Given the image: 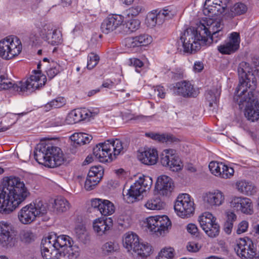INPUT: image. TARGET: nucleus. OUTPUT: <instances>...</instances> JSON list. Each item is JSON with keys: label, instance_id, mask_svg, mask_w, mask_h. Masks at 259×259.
<instances>
[{"label": "nucleus", "instance_id": "obj_1", "mask_svg": "<svg viewBox=\"0 0 259 259\" xmlns=\"http://www.w3.org/2000/svg\"><path fill=\"white\" fill-rule=\"evenodd\" d=\"M239 83L233 97L240 108L245 106L244 114L247 119L255 121L259 119V101H256L254 88L256 84L253 69L249 63L242 62L238 68Z\"/></svg>", "mask_w": 259, "mask_h": 259}, {"label": "nucleus", "instance_id": "obj_2", "mask_svg": "<svg viewBox=\"0 0 259 259\" xmlns=\"http://www.w3.org/2000/svg\"><path fill=\"white\" fill-rule=\"evenodd\" d=\"M231 0H205L203 10L207 16L201 19L197 25L205 38L208 39L209 45L212 42H218L225 35L224 24L219 18L225 12Z\"/></svg>", "mask_w": 259, "mask_h": 259}, {"label": "nucleus", "instance_id": "obj_3", "mask_svg": "<svg viewBox=\"0 0 259 259\" xmlns=\"http://www.w3.org/2000/svg\"><path fill=\"white\" fill-rule=\"evenodd\" d=\"M40 251L44 259H60L62 256L75 259L80 253L79 247L74 244L70 236H57L54 233H49L42 239Z\"/></svg>", "mask_w": 259, "mask_h": 259}, {"label": "nucleus", "instance_id": "obj_4", "mask_svg": "<svg viewBox=\"0 0 259 259\" xmlns=\"http://www.w3.org/2000/svg\"><path fill=\"white\" fill-rule=\"evenodd\" d=\"M8 192L0 193V213L8 214L16 209L29 196L30 193L23 182L16 177L8 179Z\"/></svg>", "mask_w": 259, "mask_h": 259}, {"label": "nucleus", "instance_id": "obj_5", "mask_svg": "<svg viewBox=\"0 0 259 259\" xmlns=\"http://www.w3.org/2000/svg\"><path fill=\"white\" fill-rule=\"evenodd\" d=\"M180 40L182 44L183 52L187 54L195 53L201 47L209 46L208 39L205 38L197 25L196 28L190 27L185 29L180 34Z\"/></svg>", "mask_w": 259, "mask_h": 259}, {"label": "nucleus", "instance_id": "obj_6", "mask_svg": "<svg viewBox=\"0 0 259 259\" xmlns=\"http://www.w3.org/2000/svg\"><path fill=\"white\" fill-rule=\"evenodd\" d=\"M123 148L120 140H108L97 144L93 149V155L100 162H110L116 158Z\"/></svg>", "mask_w": 259, "mask_h": 259}, {"label": "nucleus", "instance_id": "obj_7", "mask_svg": "<svg viewBox=\"0 0 259 259\" xmlns=\"http://www.w3.org/2000/svg\"><path fill=\"white\" fill-rule=\"evenodd\" d=\"M34 158L39 164L48 167L60 166L64 159L61 149L51 144L43 146L34 154Z\"/></svg>", "mask_w": 259, "mask_h": 259}, {"label": "nucleus", "instance_id": "obj_8", "mask_svg": "<svg viewBox=\"0 0 259 259\" xmlns=\"http://www.w3.org/2000/svg\"><path fill=\"white\" fill-rule=\"evenodd\" d=\"M48 211L47 205L40 200H35L22 207L18 212V219L23 225H29Z\"/></svg>", "mask_w": 259, "mask_h": 259}, {"label": "nucleus", "instance_id": "obj_9", "mask_svg": "<svg viewBox=\"0 0 259 259\" xmlns=\"http://www.w3.org/2000/svg\"><path fill=\"white\" fill-rule=\"evenodd\" d=\"M22 49L21 41L16 36L9 35L0 40V57L5 60L15 58Z\"/></svg>", "mask_w": 259, "mask_h": 259}, {"label": "nucleus", "instance_id": "obj_10", "mask_svg": "<svg viewBox=\"0 0 259 259\" xmlns=\"http://www.w3.org/2000/svg\"><path fill=\"white\" fill-rule=\"evenodd\" d=\"M152 183L151 177L144 175L140 176L123 195L124 200L128 203L139 200L142 194L151 188Z\"/></svg>", "mask_w": 259, "mask_h": 259}, {"label": "nucleus", "instance_id": "obj_11", "mask_svg": "<svg viewBox=\"0 0 259 259\" xmlns=\"http://www.w3.org/2000/svg\"><path fill=\"white\" fill-rule=\"evenodd\" d=\"M47 81L45 75L39 70H33L32 74L24 82L18 83V94L30 92L44 86Z\"/></svg>", "mask_w": 259, "mask_h": 259}, {"label": "nucleus", "instance_id": "obj_12", "mask_svg": "<svg viewBox=\"0 0 259 259\" xmlns=\"http://www.w3.org/2000/svg\"><path fill=\"white\" fill-rule=\"evenodd\" d=\"M175 211L179 217L188 218L194 211L193 199L187 193H182L178 195L174 205Z\"/></svg>", "mask_w": 259, "mask_h": 259}, {"label": "nucleus", "instance_id": "obj_13", "mask_svg": "<svg viewBox=\"0 0 259 259\" xmlns=\"http://www.w3.org/2000/svg\"><path fill=\"white\" fill-rule=\"evenodd\" d=\"M171 222L165 215L151 216L146 219V227L151 233L162 235L170 227Z\"/></svg>", "mask_w": 259, "mask_h": 259}, {"label": "nucleus", "instance_id": "obj_14", "mask_svg": "<svg viewBox=\"0 0 259 259\" xmlns=\"http://www.w3.org/2000/svg\"><path fill=\"white\" fill-rule=\"evenodd\" d=\"M160 162L162 166L167 167L172 171H179L183 167V163L176 151L172 149L163 150L160 155Z\"/></svg>", "mask_w": 259, "mask_h": 259}, {"label": "nucleus", "instance_id": "obj_15", "mask_svg": "<svg viewBox=\"0 0 259 259\" xmlns=\"http://www.w3.org/2000/svg\"><path fill=\"white\" fill-rule=\"evenodd\" d=\"M234 249L237 255L242 258H252L255 255L256 251L255 245L248 237L237 240Z\"/></svg>", "mask_w": 259, "mask_h": 259}, {"label": "nucleus", "instance_id": "obj_16", "mask_svg": "<svg viewBox=\"0 0 259 259\" xmlns=\"http://www.w3.org/2000/svg\"><path fill=\"white\" fill-rule=\"evenodd\" d=\"M40 37L52 46H58L62 43L61 32L53 28L51 24H46L39 29Z\"/></svg>", "mask_w": 259, "mask_h": 259}, {"label": "nucleus", "instance_id": "obj_17", "mask_svg": "<svg viewBox=\"0 0 259 259\" xmlns=\"http://www.w3.org/2000/svg\"><path fill=\"white\" fill-rule=\"evenodd\" d=\"M202 200L204 206L207 209H213L220 207L225 202V196L220 190L215 189L204 193Z\"/></svg>", "mask_w": 259, "mask_h": 259}, {"label": "nucleus", "instance_id": "obj_18", "mask_svg": "<svg viewBox=\"0 0 259 259\" xmlns=\"http://www.w3.org/2000/svg\"><path fill=\"white\" fill-rule=\"evenodd\" d=\"M241 41L239 32L230 33L223 44L218 46V51L223 55H231L236 52L240 48Z\"/></svg>", "mask_w": 259, "mask_h": 259}, {"label": "nucleus", "instance_id": "obj_19", "mask_svg": "<svg viewBox=\"0 0 259 259\" xmlns=\"http://www.w3.org/2000/svg\"><path fill=\"white\" fill-rule=\"evenodd\" d=\"M172 16L169 8H165L161 10H155L147 14L145 22L148 27L152 28L157 24L162 23L165 19L171 18Z\"/></svg>", "mask_w": 259, "mask_h": 259}, {"label": "nucleus", "instance_id": "obj_20", "mask_svg": "<svg viewBox=\"0 0 259 259\" xmlns=\"http://www.w3.org/2000/svg\"><path fill=\"white\" fill-rule=\"evenodd\" d=\"M15 237V231L13 225L6 221H0V245L3 246L11 245Z\"/></svg>", "mask_w": 259, "mask_h": 259}, {"label": "nucleus", "instance_id": "obj_21", "mask_svg": "<svg viewBox=\"0 0 259 259\" xmlns=\"http://www.w3.org/2000/svg\"><path fill=\"white\" fill-rule=\"evenodd\" d=\"M231 206L237 211L250 215L253 213V205L251 200L243 196H235L230 201Z\"/></svg>", "mask_w": 259, "mask_h": 259}, {"label": "nucleus", "instance_id": "obj_22", "mask_svg": "<svg viewBox=\"0 0 259 259\" xmlns=\"http://www.w3.org/2000/svg\"><path fill=\"white\" fill-rule=\"evenodd\" d=\"M123 15L112 14L104 19L101 24V30L104 34H109L121 26L124 22Z\"/></svg>", "mask_w": 259, "mask_h": 259}, {"label": "nucleus", "instance_id": "obj_23", "mask_svg": "<svg viewBox=\"0 0 259 259\" xmlns=\"http://www.w3.org/2000/svg\"><path fill=\"white\" fill-rule=\"evenodd\" d=\"M174 189V184L171 178L161 175L157 178L154 191L161 196H169Z\"/></svg>", "mask_w": 259, "mask_h": 259}, {"label": "nucleus", "instance_id": "obj_24", "mask_svg": "<svg viewBox=\"0 0 259 259\" xmlns=\"http://www.w3.org/2000/svg\"><path fill=\"white\" fill-rule=\"evenodd\" d=\"M174 93L184 98H195L199 94L197 89L189 81L183 80L176 83L173 88Z\"/></svg>", "mask_w": 259, "mask_h": 259}, {"label": "nucleus", "instance_id": "obj_25", "mask_svg": "<svg viewBox=\"0 0 259 259\" xmlns=\"http://www.w3.org/2000/svg\"><path fill=\"white\" fill-rule=\"evenodd\" d=\"M91 206L97 209L100 213L105 216L110 215L115 211L114 204L107 199L94 198L91 201Z\"/></svg>", "mask_w": 259, "mask_h": 259}, {"label": "nucleus", "instance_id": "obj_26", "mask_svg": "<svg viewBox=\"0 0 259 259\" xmlns=\"http://www.w3.org/2000/svg\"><path fill=\"white\" fill-rule=\"evenodd\" d=\"M138 158L142 163L145 165H154L158 160L157 151L155 148H144L143 151L139 152Z\"/></svg>", "mask_w": 259, "mask_h": 259}, {"label": "nucleus", "instance_id": "obj_27", "mask_svg": "<svg viewBox=\"0 0 259 259\" xmlns=\"http://www.w3.org/2000/svg\"><path fill=\"white\" fill-rule=\"evenodd\" d=\"M247 9V6L245 4L242 2L236 3L225 13V19L232 20L236 16L245 14Z\"/></svg>", "mask_w": 259, "mask_h": 259}, {"label": "nucleus", "instance_id": "obj_28", "mask_svg": "<svg viewBox=\"0 0 259 259\" xmlns=\"http://www.w3.org/2000/svg\"><path fill=\"white\" fill-rule=\"evenodd\" d=\"M112 226V222L110 219L98 218L95 219L93 223V229L99 236L105 234Z\"/></svg>", "mask_w": 259, "mask_h": 259}, {"label": "nucleus", "instance_id": "obj_29", "mask_svg": "<svg viewBox=\"0 0 259 259\" xmlns=\"http://www.w3.org/2000/svg\"><path fill=\"white\" fill-rule=\"evenodd\" d=\"M236 189L240 193L247 196L253 195L256 192V187L249 181L242 180L236 182Z\"/></svg>", "mask_w": 259, "mask_h": 259}, {"label": "nucleus", "instance_id": "obj_30", "mask_svg": "<svg viewBox=\"0 0 259 259\" xmlns=\"http://www.w3.org/2000/svg\"><path fill=\"white\" fill-rule=\"evenodd\" d=\"M139 241V236L132 232L126 233L122 238L123 246L128 252H134Z\"/></svg>", "mask_w": 259, "mask_h": 259}, {"label": "nucleus", "instance_id": "obj_31", "mask_svg": "<svg viewBox=\"0 0 259 259\" xmlns=\"http://www.w3.org/2000/svg\"><path fill=\"white\" fill-rule=\"evenodd\" d=\"M144 207L151 210H159L164 208L165 202L158 196L148 198L145 202Z\"/></svg>", "mask_w": 259, "mask_h": 259}, {"label": "nucleus", "instance_id": "obj_32", "mask_svg": "<svg viewBox=\"0 0 259 259\" xmlns=\"http://www.w3.org/2000/svg\"><path fill=\"white\" fill-rule=\"evenodd\" d=\"M146 137L162 143H171L175 141V137L168 134H158L153 132L145 134Z\"/></svg>", "mask_w": 259, "mask_h": 259}, {"label": "nucleus", "instance_id": "obj_33", "mask_svg": "<svg viewBox=\"0 0 259 259\" xmlns=\"http://www.w3.org/2000/svg\"><path fill=\"white\" fill-rule=\"evenodd\" d=\"M198 221L203 230L208 229V226L217 221V219L212 213L205 212L199 217Z\"/></svg>", "mask_w": 259, "mask_h": 259}, {"label": "nucleus", "instance_id": "obj_34", "mask_svg": "<svg viewBox=\"0 0 259 259\" xmlns=\"http://www.w3.org/2000/svg\"><path fill=\"white\" fill-rule=\"evenodd\" d=\"M72 141L78 145H84L89 143L92 139V136L84 133H75L70 136Z\"/></svg>", "mask_w": 259, "mask_h": 259}, {"label": "nucleus", "instance_id": "obj_35", "mask_svg": "<svg viewBox=\"0 0 259 259\" xmlns=\"http://www.w3.org/2000/svg\"><path fill=\"white\" fill-rule=\"evenodd\" d=\"M134 252L141 257H147L151 254L152 246L147 242H141L139 241L137 247H135Z\"/></svg>", "mask_w": 259, "mask_h": 259}, {"label": "nucleus", "instance_id": "obj_36", "mask_svg": "<svg viewBox=\"0 0 259 259\" xmlns=\"http://www.w3.org/2000/svg\"><path fill=\"white\" fill-rule=\"evenodd\" d=\"M74 234L77 239L81 242L85 243L89 240V232L84 225H77L74 228Z\"/></svg>", "mask_w": 259, "mask_h": 259}, {"label": "nucleus", "instance_id": "obj_37", "mask_svg": "<svg viewBox=\"0 0 259 259\" xmlns=\"http://www.w3.org/2000/svg\"><path fill=\"white\" fill-rule=\"evenodd\" d=\"M66 104V100L64 97H58L48 102L43 106V109L48 112L53 109L61 108Z\"/></svg>", "mask_w": 259, "mask_h": 259}, {"label": "nucleus", "instance_id": "obj_38", "mask_svg": "<svg viewBox=\"0 0 259 259\" xmlns=\"http://www.w3.org/2000/svg\"><path fill=\"white\" fill-rule=\"evenodd\" d=\"M53 207L57 211L64 212L69 208L70 204L65 198L59 196L54 200Z\"/></svg>", "mask_w": 259, "mask_h": 259}, {"label": "nucleus", "instance_id": "obj_39", "mask_svg": "<svg viewBox=\"0 0 259 259\" xmlns=\"http://www.w3.org/2000/svg\"><path fill=\"white\" fill-rule=\"evenodd\" d=\"M79 112L81 120H90L99 113V110L97 108L79 109Z\"/></svg>", "mask_w": 259, "mask_h": 259}, {"label": "nucleus", "instance_id": "obj_40", "mask_svg": "<svg viewBox=\"0 0 259 259\" xmlns=\"http://www.w3.org/2000/svg\"><path fill=\"white\" fill-rule=\"evenodd\" d=\"M220 94L221 91L217 88H213L206 93V99L209 103V106H212L213 104H217Z\"/></svg>", "mask_w": 259, "mask_h": 259}, {"label": "nucleus", "instance_id": "obj_41", "mask_svg": "<svg viewBox=\"0 0 259 259\" xmlns=\"http://www.w3.org/2000/svg\"><path fill=\"white\" fill-rule=\"evenodd\" d=\"M124 25L130 32L136 31L140 27L141 22L137 18H127L124 19Z\"/></svg>", "mask_w": 259, "mask_h": 259}, {"label": "nucleus", "instance_id": "obj_42", "mask_svg": "<svg viewBox=\"0 0 259 259\" xmlns=\"http://www.w3.org/2000/svg\"><path fill=\"white\" fill-rule=\"evenodd\" d=\"M144 9L141 5H134L124 12V19L134 18L144 12Z\"/></svg>", "mask_w": 259, "mask_h": 259}, {"label": "nucleus", "instance_id": "obj_43", "mask_svg": "<svg viewBox=\"0 0 259 259\" xmlns=\"http://www.w3.org/2000/svg\"><path fill=\"white\" fill-rule=\"evenodd\" d=\"M136 36L129 37L124 39L122 44L126 50L130 52H135L137 48H139Z\"/></svg>", "mask_w": 259, "mask_h": 259}, {"label": "nucleus", "instance_id": "obj_44", "mask_svg": "<svg viewBox=\"0 0 259 259\" xmlns=\"http://www.w3.org/2000/svg\"><path fill=\"white\" fill-rule=\"evenodd\" d=\"M61 70L60 65L56 62H52L47 67L46 71L49 78L51 79L56 76Z\"/></svg>", "mask_w": 259, "mask_h": 259}, {"label": "nucleus", "instance_id": "obj_45", "mask_svg": "<svg viewBox=\"0 0 259 259\" xmlns=\"http://www.w3.org/2000/svg\"><path fill=\"white\" fill-rule=\"evenodd\" d=\"M66 118L67 124H73L81 121L79 109H75L70 111Z\"/></svg>", "mask_w": 259, "mask_h": 259}, {"label": "nucleus", "instance_id": "obj_46", "mask_svg": "<svg viewBox=\"0 0 259 259\" xmlns=\"http://www.w3.org/2000/svg\"><path fill=\"white\" fill-rule=\"evenodd\" d=\"M104 175V170L101 166L92 167L88 174L90 178H93L100 181Z\"/></svg>", "mask_w": 259, "mask_h": 259}, {"label": "nucleus", "instance_id": "obj_47", "mask_svg": "<svg viewBox=\"0 0 259 259\" xmlns=\"http://www.w3.org/2000/svg\"><path fill=\"white\" fill-rule=\"evenodd\" d=\"M175 250L171 247H166L162 248L159 252L156 259H173Z\"/></svg>", "mask_w": 259, "mask_h": 259}, {"label": "nucleus", "instance_id": "obj_48", "mask_svg": "<svg viewBox=\"0 0 259 259\" xmlns=\"http://www.w3.org/2000/svg\"><path fill=\"white\" fill-rule=\"evenodd\" d=\"M223 162L215 161H211L208 165V167L210 172L214 176L221 178V170L223 168Z\"/></svg>", "mask_w": 259, "mask_h": 259}, {"label": "nucleus", "instance_id": "obj_49", "mask_svg": "<svg viewBox=\"0 0 259 259\" xmlns=\"http://www.w3.org/2000/svg\"><path fill=\"white\" fill-rule=\"evenodd\" d=\"M206 234L211 238L216 237L219 235L220 233V226L215 221L208 226V229L203 230Z\"/></svg>", "mask_w": 259, "mask_h": 259}, {"label": "nucleus", "instance_id": "obj_50", "mask_svg": "<svg viewBox=\"0 0 259 259\" xmlns=\"http://www.w3.org/2000/svg\"><path fill=\"white\" fill-rule=\"evenodd\" d=\"M118 249V244L116 242L112 241L106 242L102 246L103 251L107 255L117 251Z\"/></svg>", "mask_w": 259, "mask_h": 259}, {"label": "nucleus", "instance_id": "obj_51", "mask_svg": "<svg viewBox=\"0 0 259 259\" xmlns=\"http://www.w3.org/2000/svg\"><path fill=\"white\" fill-rule=\"evenodd\" d=\"M117 223L121 229H125L128 228L132 224V219L127 215H121L117 220Z\"/></svg>", "mask_w": 259, "mask_h": 259}, {"label": "nucleus", "instance_id": "obj_52", "mask_svg": "<svg viewBox=\"0 0 259 259\" xmlns=\"http://www.w3.org/2000/svg\"><path fill=\"white\" fill-rule=\"evenodd\" d=\"M99 60L100 57L97 54L90 53L88 56L87 68L89 70L92 69L98 64Z\"/></svg>", "mask_w": 259, "mask_h": 259}, {"label": "nucleus", "instance_id": "obj_53", "mask_svg": "<svg viewBox=\"0 0 259 259\" xmlns=\"http://www.w3.org/2000/svg\"><path fill=\"white\" fill-rule=\"evenodd\" d=\"M136 37L139 47L147 46L152 41V37L147 34H140Z\"/></svg>", "mask_w": 259, "mask_h": 259}, {"label": "nucleus", "instance_id": "obj_54", "mask_svg": "<svg viewBox=\"0 0 259 259\" xmlns=\"http://www.w3.org/2000/svg\"><path fill=\"white\" fill-rule=\"evenodd\" d=\"M223 168L221 170V178L229 179L232 177L234 173V170L233 167L225 164L223 163Z\"/></svg>", "mask_w": 259, "mask_h": 259}, {"label": "nucleus", "instance_id": "obj_55", "mask_svg": "<svg viewBox=\"0 0 259 259\" xmlns=\"http://www.w3.org/2000/svg\"><path fill=\"white\" fill-rule=\"evenodd\" d=\"M129 66H134L135 70L138 73H140V69L143 66V62L139 59L136 58H131L128 59L127 62Z\"/></svg>", "mask_w": 259, "mask_h": 259}, {"label": "nucleus", "instance_id": "obj_56", "mask_svg": "<svg viewBox=\"0 0 259 259\" xmlns=\"http://www.w3.org/2000/svg\"><path fill=\"white\" fill-rule=\"evenodd\" d=\"M100 181L87 176L84 183V188L87 190H93L95 186L97 185Z\"/></svg>", "mask_w": 259, "mask_h": 259}, {"label": "nucleus", "instance_id": "obj_57", "mask_svg": "<svg viewBox=\"0 0 259 259\" xmlns=\"http://www.w3.org/2000/svg\"><path fill=\"white\" fill-rule=\"evenodd\" d=\"M34 235L31 230H24L22 233V239L25 242L29 243L34 239Z\"/></svg>", "mask_w": 259, "mask_h": 259}, {"label": "nucleus", "instance_id": "obj_58", "mask_svg": "<svg viewBox=\"0 0 259 259\" xmlns=\"http://www.w3.org/2000/svg\"><path fill=\"white\" fill-rule=\"evenodd\" d=\"M171 77L175 79H180L184 77V70L181 67L173 68L171 71Z\"/></svg>", "mask_w": 259, "mask_h": 259}, {"label": "nucleus", "instance_id": "obj_59", "mask_svg": "<svg viewBox=\"0 0 259 259\" xmlns=\"http://www.w3.org/2000/svg\"><path fill=\"white\" fill-rule=\"evenodd\" d=\"M248 227V223L246 221H242L238 225L236 233L241 234L245 232Z\"/></svg>", "mask_w": 259, "mask_h": 259}, {"label": "nucleus", "instance_id": "obj_60", "mask_svg": "<svg viewBox=\"0 0 259 259\" xmlns=\"http://www.w3.org/2000/svg\"><path fill=\"white\" fill-rule=\"evenodd\" d=\"M53 124L55 126H62L67 124L66 122V118H64L61 116L56 117L53 119Z\"/></svg>", "mask_w": 259, "mask_h": 259}, {"label": "nucleus", "instance_id": "obj_61", "mask_svg": "<svg viewBox=\"0 0 259 259\" xmlns=\"http://www.w3.org/2000/svg\"><path fill=\"white\" fill-rule=\"evenodd\" d=\"M187 249L190 252H197L199 250L200 246L198 243L195 242H190L187 246Z\"/></svg>", "mask_w": 259, "mask_h": 259}, {"label": "nucleus", "instance_id": "obj_62", "mask_svg": "<svg viewBox=\"0 0 259 259\" xmlns=\"http://www.w3.org/2000/svg\"><path fill=\"white\" fill-rule=\"evenodd\" d=\"M155 93L157 94V96L162 99L165 97V92L164 88L162 86L158 85L155 89Z\"/></svg>", "mask_w": 259, "mask_h": 259}, {"label": "nucleus", "instance_id": "obj_63", "mask_svg": "<svg viewBox=\"0 0 259 259\" xmlns=\"http://www.w3.org/2000/svg\"><path fill=\"white\" fill-rule=\"evenodd\" d=\"M187 230L189 233L194 235H196L198 232V228L194 224H189L187 226Z\"/></svg>", "mask_w": 259, "mask_h": 259}, {"label": "nucleus", "instance_id": "obj_64", "mask_svg": "<svg viewBox=\"0 0 259 259\" xmlns=\"http://www.w3.org/2000/svg\"><path fill=\"white\" fill-rule=\"evenodd\" d=\"M204 68L203 64L201 61H196L193 66V70L195 72H201Z\"/></svg>", "mask_w": 259, "mask_h": 259}]
</instances>
